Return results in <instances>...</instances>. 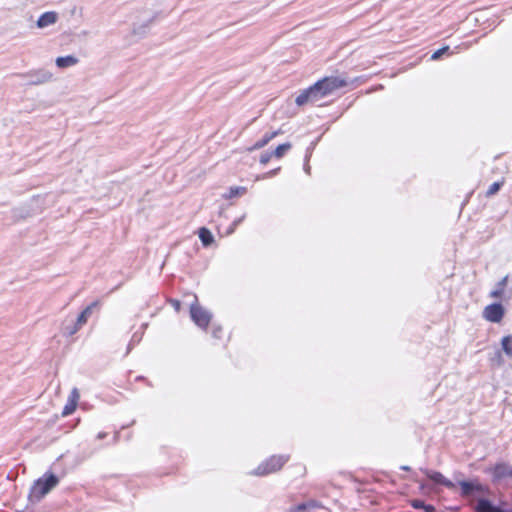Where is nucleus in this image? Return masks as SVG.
Instances as JSON below:
<instances>
[{
	"mask_svg": "<svg viewBox=\"0 0 512 512\" xmlns=\"http://www.w3.org/2000/svg\"><path fill=\"white\" fill-rule=\"evenodd\" d=\"M59 479L54 474H45L43 478L36 480L30 490L29 500L31 502H39L47 495L57 484Z\"/></svg>",
	"mask_w": 512,
	"mask_h": 512,
	"instance_id": "nucleus-1",
	"label": "nucleus"
},
{
	"mask_svg": "<svg viewBox=\"0 0 512 512\" xmlns=\"http://www.w3.org/2000/svg\"><path fill=\"white\" fill-rule=\"evenodd\" d=\"M289 460L287 455L272 456L268 460L262 462L255 470L250 472L254 476H266L279 471Z\"/></svg>",
	"mask_w": 512,
	"mask_h": 512,
	"instance_id": "nucleus-2",
	"label": "nucleus"
},
{
	"mask_svg": "<svg viewBox=\"0 0 512 512\" xmlns=\"http://www.w3.org/2000/svg\"><path fill=\"white\" fill-rule=\"evenodd\" d=\"M19 77L26 80L28 85L36 86L51 82L53 74L44 68H40L19 74Z\"/></svg>",
	"mask_w": 512,
	"mask_h": 512,
	"instance_id": "nucleus-3",
	"label": "nucleus"
},
{
	"mask_svg": "<svg viewBox=\"0 0 512 512\" xmlns=\"http://www.w3.org/2000/svg\"><path fill=\"white\" fill-rule=\"evenodd\" d=\"M190 315L194 323L203 329L207 328L212 318V314L200 306L197 299L190 306Z\"/></svg>",
	"mask_w": 512,
	"mask_h": 512,
	"instance_id": "nucleus-4",
	"label": "nucleus"
},
{
	"mask_svg": "<svg viewBox=\"0 0 512 512\" xmlns=\"http://www.w3.org/2000/svg\"><path fill=\"white\" fill-rule=\"evenodd\" d=\"M458 484L461 487V495L466 498H475L484 495L486 492L485 487L477 480H459Z\"/></svg>",
	"mask_w": 512,
	"mask_h": 512,
	"instance_id": "nucleus-5",
	"label": "nucleus"
},
{
	"mask_svg": "<svg viewBox=\"0 0 512 512\" xmlns=\"http://www.w3.org/2000/svg\"><path fill=\"white\" fill-rule=\"evenodd\" d=\"M324 97L325 95H322L319 86L315 83L308 89L302 91L301 94L297 96L295 102L298 106H302L307 103H316Z\"/></svg>",
	"mask_w": 512,
	"mask_h": 512,
	"instance_id": "nucleus-6",
	"label": "nucleus"
},
{
	"mask_svg": "<svg viewBox=\"0 0 512 512\" xmlns=\"http://www.w3.org/2000/svg\"><path fill=\"white\" fill-rule=\"evenodd\" d=\"M316 83L319 86L322 95L325 96L331 94L336 89L347 85V82L339 77H325Z\"/></svg>",
	"mask_w": 512,
	"mask_h": 512,
	"instance_id": "nucleus-7",
	"label": "nucleus"
},
{
	"mask_svg": "<svg viewBox=\"0 0 512 512\" xmlns=\"http://www.w3.org/2000/svg\"><path fill=\"white\" fill-rule=\"evenodd\" d=\"M100 301L96 300L88 305L77 317L74 327L69 331V335L75 334L83 325H85L92 315L93 311L99 309Z\"/></svg>",
	"mask_w": 512,
	"mask_h": 512,
	"instance_id": "nucleus-8",
	"label": "nucleus"
},
{
	"mask_svg": "<svg viewBox=\"0 0 512 512\" xmlns=\"http://www.w3.org/2000/svg\"><path fill=\"white\" fill-rule=\"evenodd\" d=\"M483 316L486 320L498 323L504 316V308L500 303H493L485 307Z\"/></svg>",
	"mask_w": 512,
	"mask_h": 512,
	"instance_id": "nucleus-9",
	"label": "nucleus"
},
{
	"mask_svg": "<svg viewBox=\"0 0 512 512\" xmlns=\"http://www.w3.org/2000/svg\"><path fill=\"white\" fill-rule=\"evenodd\" d=\"M475 512H512V509L503 510L498 506H495L490 500L480 498L478 499L477 505L474 507Z\"/></svg>",
	"mask_w": 512,
	"mask_h": 512,
	"instance_id": "nucleus-10",
	"label": "nucleus"
},
{
	"mask_svg": "<svg viewBox=\"0 0 512 512\" xmlns=\"http://www.w3.org/2000/svg\"><path fill=\"white\" fill-rule=\"evenodd\" d=\"M421 470L434 483L444 485L445 487H447L449 489H454L455 488V484L452 481H450L447 478H445L440 472L430 471V470H427V469H421Z\"/></svg>",
	"mask_w": 512,
	"mask_h": 512,
	"instance_id": "nucleus-11",
	"label": "nucleus"
},
{
	"mask_svg": "<svg viewBox=\"0 0 512 512\" xmlns=\"http://www.w3.org/2000/svg\"><path fill=\"white\" fill-rule=\"evenodd\" d=\"M58 20V14L55 11H48L43 13L37 20L36 25L38 28L43 29L55 24Z\"/></svg>",
	"mask_w": 512,
	"mask_h": 512,
	"instance_id": "nucleus-12",
	"label": "nucleus"
},
{
	"mask_svg": "<svg viewBox=\"0 0 512 512\" xmlns=\"http://www.w3.org/2000/svg\"><path fill=\"white\" fill-rule=\"evenodd\" d=\"M493 474L496 479L512 477V467L506 464L496 465Z\"/></svg>",
	"mask_w": 512,
	"mask_h": 512,
	"instance_id": "nucleus-13",
	"label": "nucleus"
},
{
	"mask_svg": "<svg viewBox=\"0 0 512 512\" xmlns=\"http://www.w3.org/2000/svg\"><path fill=\"white\" fill-rule=\"evenodd\" d=\"M55 63L59 68H68L76 65L78 63V59L72 55H68L64 57H58Z\"/></svg>",
	"mask_w": 512,
	"mask_h": 512,
	"instance_id": "nucleus-14",
	"label": "nucleus"
},
{
	"mask_svg": "<svg viewBox=\"0 0 512 512\" xmlns=\"http://www.w3.org/2000/svg\"><path fill=\"white\" fill-rule=\"evenodd\" d=\"M199 238L204 246H209L213 243L214 237L210 230L205 227L200 228L199 230Z\"/></svg>",
	"mask_w": 512,
	"mask_h": 512,
	"instance_id": "nucleus-15",
	"label": "nucleus"
},
{
	"mask_svg": "<svg viewBox=\"0 0 512 512\" xmlns=\"http://www.w3.org/2000/svg\"><path fill=\"white\" fill-rule=\"evenodd\" d=\"M507 281H508V276H505L504 278H502L498 282L496 289H494L493 291L490 292V297L500 298L503 295L504 288L507 284Z\"/></svg>",
	"mask_w": 512,
	"mask_h": 512,
	"instance_id": "nucleus-16",
	"label": "nucleus"
},
{
	"mask_svg": "<svg viewBox=\"0 0 512 512\" xmlns=\"http://www.w3.org/2000/svg\"><path fill=\"white\" fill-rule=\"evenodd\" d=\"M278 134H279V131H275L270 134H266L261 140L257 141L254 144L253 149H260V148L266 146Z\"/></svg>",
	"mask_w": 512,
	"mask_h": 512,
	"instance_id": "nucleus-17",
	"label": "nucleus"
},
{
	"mask_svg": "<svg viewBox=\"0 0 512 512\" xmlns=\"http://www.w3.org/2000/svg\"><path fill=\"white\" fill-rule=\"evenodd\" d=\"M501 344L505 354L512 357V337L510 335L503 337Z\"/></svg>",
	"mask_w": 512,
	"mask_h": 512,
	"instance_id": "nucleus-18",
	"label": "nucleus"
},
{
	"mask_svg": "<svg viewBox=\"0 0 512 512\" xmlns=\"http://www.w3.org/2000/svg\"><path fill=\"white\" fill-rule=\"evenodd\" d=\"M291 148V144L290 143H284V144H281L279 145L273 155L276 157V158H281L284 156V154Z\"/></svg>",
	"mask_w": 512,
	"mask_h": 512,
	"instance_id": "nucleus-19",
	"label": "nucleus"
},
{
	"mask_svg": "<svg viewBox=\"0 0 512 512\" xmlns=\"http://www.w3.org/2000/svg\"><path fill=\"white\" fill-rule=\"evenodd\" d=\"M76 407H77L76 403H73V402H70L69 400H67V403L64 406V409L62 411V416L66 417V416L71 415L75 411Z\"/></svg>",
	"mask_w": 512,
	"mask_h": 512,
	"instance_id": "nucleus-20",
	"label": "nucleus"
},
{
	"mask_svg": "<svg viewBox=\"0 0 512 512\" xmlns=\"http://www.w3.org/2000/svg\"><path fill=\"white\" fill-rule=\"evenodd\" d=\"M502 184L503 182H494L493 184H491L486 192V196L490 197L495 195L501 188Z\"/></svg>",
	"mask_w": 512,
	"mask_h": 512,
	"instance_id": "nucleus-21",
	"label": "nucleus"
},
{
	"mask_svg": "<svg viewBox=\"0 0 512 512\" xmlns=\"http://www.w3.org/2000/svg\"><path fill=\"white\" fill-rule=\"evenodd\" d=\"M449 51V46H444L438 50H436L432 55H431V60H438L441 58V56L443 54H445L446 52Z\"/></svg>",
	"mask_w": 512,
	"mask_h": 512,
	"instance_id": "nucleus-22",
	"label": "nucleus"
},
{
	"mask_svg": "<svg viewBox=\"0 0 512 512\" xmlns=\"http://www.w3.org/2000/svg\"><path fill=\"white\" fill-rule=\"evenodd\" d=\"M79 399H80V394H79L78 389L77 388H73L71 393H70V395H69V397H68V400L70 402L78 404Z\"/></svg>",
	"mask_w": 512,
	"mask_h": 512,
	"instance_id": "nucleus-23",
	"label": "nucleus"
},
{
	"mask_svg": "<svg viewBox=\"0 0 512 512\" xmlns=\"http://www.w3.org/2000/svg\"><path fill=\"white\" fill-rule=\"evenodd\" d=\"M312 506H314L312 503H302V504H299L298 506H296L294 508V511L301 512V511L307 509L308 507H312Z\"/></svg>",
	"mask_w": 512,
	"mask_h": 512,
	"instance_id": "nucleus-24",
	"label": "nucleus"
},
{
	"mask_svg": "<svg viewBox=\"0 0 512 512\" xmlns=\"http://www.w3.org/2000/svg\"><path fill=\"white\" fill-rule=\"evenodd\" d=\"M244 218H245V214H244V215H242L240 218L236 219V220L232 223V226L230 227V229H229V231H228V232H229V233L234 232V230H235L236 226H237V225H239V224L244 220Z\"/></svg>",
	"mask_w": 512,
	"mask_h": 512,
	"instance_id": "nucleus-25",
	"label": "nucleus"
},
{
	"mask_svg": "<svg viewBox=\"0 0 512 512\" xmlns=\"http://www.w3.org/2000/svg\"><path fill=\"white\" fill-rule=\"evenodd\" d=\"M271 154L269 153H263L261 156H260V163L263 164V165H266L269 160L271 159Z\"/></svg>",
	"mask_w": 512,
	"mask_h": 512,
	"instance_id": "nucleus-26",
	"label": "nucleus"
},
{
	"mask_svg": "<svg viewBox=\"0 0 512 512\" xmlns=\"http://www.w3.org/2000/svg\"><path fill=\"white\" fill-rule=\"evenodd\" d=\"M412 506L416 509H419V508H423L424 507V502L423 501H420V500H414L412 502Z\"/></svg>",
	"mask_w": 512,
	"mask_h": 512,
	"instance_id": "nucleus-27",
	"label": "nucleus"
},
{
	"mask_svg": "<svg viewBox=\"0 0 512 512\" xmlns=\"http://www.w3.org/2000/svg\"><path fill=\"white\" fill-rule=\"evenodd\" d=\"M280 168H277V169H274V170H271L269 172H267L264 176V178H267V177H272L274 176L278 171H279Z\"/></svg>",
	"mask_w": 512,
	"mask_h": 512,
	"instance_id": "nucleus-28",
	"label": "nucleus"
},
{
	"mask_svg": "<svg viewBox=\"0 0 512 512\" xmlns=\"http://www.w3.org/2000/svg\"><path fill=\"white\" fill-rule=\"evenodd\" d=\"M423 509H424L426 512H434V511H435V508H434L432 505H426V504H424Z\"/></svg>",
	"mask_w": 512,
	"mask_h": 512,
	"instance_id": "nucleus-29",
	"label": "nucleus"
},
{
	"mask_svg": "<svg viewBox=\"0 0 512 512\" xmlns=\"http://www.w3.org/2000/svg\"><path fill=\"white\" fill-rule=\"evenodd\" d=\"M145 27L146 26H141V27H139L137 29H134V33H136V34H143L145 32V30H144Z\"/></svg>",
	"mask_w": 512,
	"mask_h": 512,
	"instance_id": "nucleus-30",
	"label": "nucleus"
},
{
	"mask_svg": "<svg viewBox=\"0 0 512 512\" xmlns=\"http://www.w3.org/2000/svg\"><path fill=\"white\" fill-rule=\"evenodd\" d=\"M221 332V328L214 329L213 336L219 338V333Z\"/></svg>",
	"mask_w": 512,
	"mask_h": 512,
	"instance_id": "nucleus-31",
	"label": "nucleus"
},
{
	"mask_svg": "<svg viewBox=\"0 0 512 512\" xmlns=\"http://www.w3.org/2000/svg\"><path fill=\"white\" fill-rule=\"evenodd\" d=\"M240 190H242V191H243V190H244V188H236L235 190H234V189H232V190H231V194H232V195H237V194L239 193V191H240Z\"/></svg>",
	"mask_w": 512,
	"mask_h": 512,
	"instance_id": "nucleus-32",
	"label": "nucleus"
},
{
	"mask_svg": "<svg viewBox=\"0 0 512 512\" xmlns=\"http://www.w3.org/2000/svg\"><path fill=\"white\" fill-rule=\"evenodd\" d=\"M106 437V433L105 432H100L98 435H97V438L98 439H103Z\"/></svg>",
	"mask_w": 512,
	"mask_h": 512,
	"instance_id": "nucleus-33",
	"label": "nucleus"
},
{
	"mask_svg": "<svg viewBox=\"0 0 512 512\" xmlns=\"http://www.w3.org/2000/svg\"><path fill=\"white\" fill-rule=\"evenodd\" d=\"M401 469H402V470H405V471H409V470H410V467H409V466H406V465H403V466H401Z\"/></svg>",
	"mask_w": 512,
	"mask_h": 512,
	"instance_id": "nucleus-34",
	"label": "nucleus"
},
{
	"mask_svg": "<svg viewBox=\"0 0 512 512\" xmlns=\"http://www.w3.org/2000/svg\"><path fill=\"white\" fill-rule=\"evenodd\" d=\"M304 170H305V172H306L307 174H309V173H310V167H309L308 165H306V166L304 167Z\"/></svg>",
	"mask_w": 512,
	"mask_h": 512,
	"instance_id": "nucleus-35",
	"label": "nucleus"
},
{
	"mask_svg": "<svg viewBox=\"0 0 512 512\" xmlns=\"http://www.w3.org/2000/svg\"><path fill=\"white\" fill-rule=\"evenodd\" d=\"M176 304H174V307H179V302L178 301H175Z\"/></svg>",
	"mask_w": 512,
	"mask_h": 512,
	"instance_id": "nucleus-36",
	"label": "nucleus"
},
{
	"mask_svg": "<svg viewBox=\"0 0 512 512\" xmlns=\"http://www.w3.org/2000/svg\"><path fill=\"white\" fill-rule=\"evenodd\" d=\"M176 304H174V307H179V302L178 301H175Z\"/></svg>",
	"mask_w": 512,
	"mask_h": 512,
	"instance_id": "nucleus-37",
	"label": "nucleus"
}]
</instances>
